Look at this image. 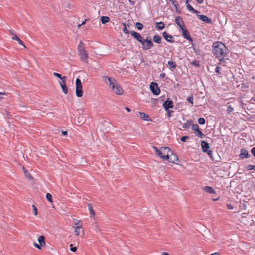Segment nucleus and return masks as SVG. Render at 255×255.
<instances>
[{"instance_id":"nucleus-20","label":"nucleus","mask_w":255,"mask_h":255,"mask_svg":"<svg viewBox=\"0 0 255 255\" xmlns=\"http://www.w3.org/2000/svg\"><path fill=\"white\" fill-rule=\"evenodd\" d=\"M45 240H38V242H34L33 245L39 249H41L42 247L46 246Z\"/></svg>"},{"instance_id":"nucleus-4","label":"nucleus","mask_w":255,"mask_h":255,"mask_svg":"<svg viewBox=\"0 0 255 255\" xmlns=\"http://www.w3.org/2000/svg\"><path fill=\"white\" fill-rule=\"evenodd\" d=\"M78 51L81 60L83 62H86L89 57L87 52L85 50V44L81 41L78 46Z\"/></svg>"},{"instance_id":"nucleus-54","label":"nucleus","mask_w":255,"mask_h":255,"mask_svg":"<svg viewBox=\"0 0 255 255\" xmlns=\"http://www.w3.org/2000/svg\"><path fill=\"white\" fill-rule=\"evenodd\" d=\"M227 207L228 209L232 210L234 209V206L230 204H227Z\"/></svg>"},{"instance_id":"nucleus-31","label":"nucleus","mask_w":255,"mask_h":255,"mask_svg":"<svg viewBox=\"0 0 255 255\" xmlns=\"http://www.w3.org/2000/svg\"><path fill=\"white\" fill-rule=\"evenodd\" d=\"M187 9L193 13L198 14L200 11L195 9L190 4H186Z\"/></svg>"},{"instance_id":"nucleus-14","label":"nucleus","mask_w":255,"mask_h":255,"mask_svg":"<svg viewBox=\"0 0 255 255\" xmlns=\"http://www.w3.org/2000/svg\"><path fill=\"white\" fill-rule=\"evenodd\" d=\"M136 116L138 117H140L143 120L150 122L152 121V119L150 117L149 115L145 113L137 111L136 112Z\"/></svg>"},{"instance_id":"nucleus-27","label":"nucleus","mask_w":255,"mask_h":255,"mask_svg":"<svg viewBox=\"0 0 255 255\" xmlns=\"http://www.w3.org/2000/svg\"><path fill=\"white\" fill-rule=\"evenodd\" d=\"M110 21V18L108 16H102L100 18V21L103 24H106L107 23L109 22Z\"/></svg>"},{"instance_id":"nucleus-47","label":"nucleus","mask_w":255,"mask_h":255,"mask_svg":"<svg viewBox=\"0 0 255 255\" xmlns=\"http://www.w3.org/2000/svg\"><path fill=\"white\" fill-rule=\"evenodd\" d=\"M247 120L252 122L255 121V114L250 115V117L247 118Z\"/></svg>"},{"instance_id":"nucleus-40","label":"nucleus","mask_w":255,"mask_h":255,"mask_svg":"<svg viewBox=\"0 0 255 255\" xmlns=\"http://www.w3.org/2000/svg\"><path fill=\"white\" fill-rule=\"evenodd\" d=\"M187 101L192 106L194 104L193 96L192 95L189 96L187 98Z\"/></svg>"},{"instance_id":"nucleus-56","label":"nucleus","mask_w":255,"mask_h":255,"mask_svg":"<svg viewBox=\"0 0 255 255\" xmlns=\"http://www.w3.org/2000/svg\"><path fill=\"white\" fill-rule=\"evenodd\" d=\"M159 77H160V78L163 79V78H165L166 74H165V73H162L160 74Z\"/></svg>"},{"instance_id":"nucleus-5","label":"nucleus","mask_w":255,"mask_h":255,"mask_svg":"<svg viewBox=\"0 0 255 255\" xmlns=\"http://www.w3.org/2000/svg\"><path fill=\"white\" fill-rule=\"evenodd\" d=\"M201 147L203 152L207 154L210 158L212 160L213 159V152L210 149V145L206 141L201 140Z\"/></svg>"},{"instance_id":"nucleus-28","label":"nucleus","mask_w":255,"mask_h":255,"mask_svg":"<svg viewBox=\"0 0 255 255\" xmlns=\"http://www.w3.org/2000/svg\"><path fill=\"white\" fill-rule=\"evenodd\" d=\"M23 170L24 172V175L26 177V178H27L29 180H33V177L29 173L28 171L24 167H23Z\"/></svg>"},{"instance_id":"nucleus-63","label":"nucleus","mask_w":255,"mask_h":255,"mask_svg":"<svg viewBox=\"0 0 255 255\" xmlns=\"http://www.w3.org/2000/svg\"><path fill=\"white\" fill-rule=\"evenodd\" d=\"M38 239H45V237L43 235H40L38 237Z\"/></svg>"},{"instance_id":"nucleus-49","label":"nucleus","mask_w":255,"mask_h":255,"mask_svg":"<svg viewBox=\"0 0 255 255\" xmlns=\"http://www.w3.org/2000/svg\"><path fill=\"white\" fill-rule=\"evenodd\" d=\"M234 111V108L231 106V105H229L227 107V112L228 114L230 113L232 111Z\"/></svg>"},{"instance_id":"nucleus-50","label":"nucleus","mask_w":255,"mask_h":255,"mask_svg":"<svg viewBox=\"0 0 255 255\" xmlns=\"http://www.w3.org/2000/svg\"><path fill=\"white\" fill-rule=\"evenodd\" d=\"M70 250L72 251V252H75L77 250V247L76 246H73V245L71 244L70 245Z\"/></svg>"},{"instance_id":"nucleus-45","label":"nucleus","mask_w":255,"mask_h":255,"mask_svg":"<svg viewBox=\"0 0 255 255\" xmlns=\"http://www.w3.org/2000/svg\"><path fill=\"white\" fill-rule=\"evenodd\" d=\"M32 207L33 208V213L34 215H35V216L37 215L38 209H37V207H36V206L33 204V205H32Z\"/></svg>"},{"instance_id":"nucleus-33","label":"nucleus","mask_w":255,"mask_h":255,"mask_svg":"<svg viewBox=\"0 0 255 255\" xmlns=\"http://www.w3.org/2000/svg\"><path fill=\"white\" fill-rule=\"evenodd\" d=\"M192 130L194 131V132L195 133L196 132H197L199 130H200V128L198 124H193L192 123Z\"/></svg>"},{"instance_id":"nucleus-9","label":"nucleus","mask_w":255,"mask_h":255,"mask_svg":"<svg viewBox=\"0 0 255 255\" xmlns=\"http://www.w3.org/2000/svg\"><path fill=\"white\" fill-rule=\"evenodd\" d=\"M168 162L170 163L179 164L178 162H180V160H179L178 157L177 155L172 150V152L170 153L169 156V159H167Z\"/></svg>"},{"instance_id":"nucleus-64","label":"nucleus","mask_w":255,"mask_h":255,"mask_svg":"<svg viewBox=\"0 0 255 255\" xmlns=\"http://www.w3.org/2000/svg\"><path fill=\"white\" fill-rule=\"evenodd\" d=\"M62 135H63V136H67V134H68V133H67V131H62Z\"/></svg>"},{"instance_id":"nucleus-60","label":"nucleus","mask_w":255,"mask_h":255,"mask_svg":"<svg viewBox=\"0 0 255 255\" xmlns=\"http://www.w3.org/2000/svg\"><path fill=\"white\" fill-rule=\"evenodd\" d=\"M129 2V3H130V4L132 6L134 5L135 4V2L134 1H133L132 0H128Z\"/></svg>"},{"instance_id":"nucleus-23","label":"nucleus","mask_w":255,"mask_h":255,"mask_svg":"<svg viewBox=\"0 0 255 255\" xmlns=\"http://www.w3.org/2000/svg\"><path fill=\"white\" fill-rule=\"evenodd\" d=\"M203 189L207 193L210 194H216V191L214 189V188L209 186H205Z\"/></svg>"},{"instance_id":"nucleus-26","label":"nucleus","mask_w":255,"mask_h":255,"mask_svg":"<svg viewBox=\"0 0 255 255\" xmlns=\"http://www.w3.org/2000/svg\"><path fill=\"white\" fill-rule=\"evenodd\" d=\"M12 39L13 40L17 41L20 45L22 46L25 48H26V46L24 44L23 41L22 40H21L17 35H14V36H13L12 38Z\"/></svg>"},{"instance_id":"nucleus-3","label":"nucleus","mask_w":255,"mask_h":255,"mask_svg":"<svg viewBox=\"0 0 255 255\" xmlns=\"http://www.w3.org/2000/svg\"><path fill=\"white\" fill-rule=\"evenodd\" d=\"M152 147L156 155L164 161H166L169 159V154L172 152V150L168 147L163 146L159 149L154 146Z\"/></svg>"},{"instance_id":"nucleus-24","label":"nucleus","mask_w":255,"mask_h":255,"mask_svg":"<svg viewBox=\"0 0 255 255\" xmlns=\"http://www.w3.org/2000/svg\"><path fill=\"white\" fill-rule=\"evenodd\" d=\"M87 206L89 210L90 217H94L95 216V212L93 208L92 204L91 203H88Z\"/></svg>"},{"instance_id":"nucleus-44","label":"nucleus","mask_w":255,"mask_h":255,"mask_svg":"<svg viewBox=\"0 0 255 255\" xmlns=\"http://www.w3.org/2000/svg\"><path fill=\"white\" fill-rule=\"evenodd\" d=\"M152 106L153 107L156 106V105L158 104V103L159 102V99L152 98Z\"/></svg>"},{"instance_id":"nucleus-61","label":"nucleus","mask_w":255,"mask_h":255,"mask_svg":"<svg viewBox=\"0 0 255 255\" xmlns=\"http://www.w3.org/2000/svg\"><path fill=\"white\" fill-rule=\"evenodd\" d=\"M125 110L128 112H131V110L130 108H129V107H125Z\"/></svg>"},{"instance_id":"nucleus-35","label":"nucleus","mask_w":255,"mask_h":255,"mask_svg":"<svg viewBox=\"0 0 255 255\" xmlns=\"http://www.w3.org/2000/svg\"><path fill=\"white\" fill-rule=\"evenodd\" d=\"M191 64L193 66H195L197 67H200V61L199 60H194L192 61L191 62Z\"/></svg>"},{"instance_id":"nucleus-38","label":"nucleus","mask_w":255,"mask_h":255,"mask_svg":"<svg viewBox=\"0 0 255 255\" xmlns=\"http://www.w3.org/2000/svg\"><path fill=\"white\" fill-rule=\"evenodd\" d=\"M46 200L50 202V203H52L53 202V198H52V195L49 193H47L46 195Z\"/></svg>"},{"instance_id":"nucleus-11","label":"nucleus","mask_w":255,"mask_h":255,"mask_svg":"<svg viewBox=\"0 0 255 255\" xmlns=\"http://www.w3.org/2000/svg\"><path fill=\"white\" fill-rule=\"evenodd\" d=\"M67 79V77L64 76L62 81H59V85L62 88L63 92L66 94L68 93V88L66 84Z\"/></svg>"},{"instance_id":"nucleus-6","label":"nucleus","mask_w":255,"mask_h":255,"mask_svg":"<svg viewBox=\"0 0 255 255\" xmlns=\"http://www.w3.org/2000/svg\"><path fill=\"white\" fill-rule=\"evenodd\" d=\"M76 95L80 98L83 95V87L81 80L79 78L76 79Z\"/></svg>"},{"instance_id":"nucleus-48","label":"nucleus","mask_w":255,"mask_h":255,"mask_svg":"<svg viewBox=\"0 0 255 255\" xmlns=\"http://www.w3.org/2000/svg\"><path fill=\"white\" fill-rule=\"evenodd\" d=\"M53 75L56 77L59 78L61 80V81H62L63 76H62L61 74L57 72H54Z\"/></svg>"},{"instance_id":"nucleus-46","label":"nucleus","mask_w":255,"mask_h":255,"mask_svg":"<svg viewBox=\"0 0 255 255\" xmlns=\"http://www.w3.org/2000/svg\"><path fill=\"white\" fill-rule=\"evenodd\" d=\"M189 139V137L187 135L183 136L180 137V140L181 141L185 142L187 139Z\"/></svg>"},{"instance_id":"nucleus-52","label":"nucleus","mask_w":255,"mask_h":255,"mask_svg":"<svg viewBox=\"0 0 255 255\" xmlns=\"http://www.w3.org/2000/svg\"><path fill=\"white\" fill-rule=\"evenodd\" d=\"M194 51L195 52L196 54L197 55H200V53L201 52V50L198 47H197L195 49V50H194Z\"/></svg>"},{"instance_id":"nucleus-19","label":"nucleus","mask_w":255,"mask_h":255,"mask_svg":"<svg viewBox=\"0 0 255 255\" xmlns=\"http://www.w3.org/2000/svg\"><path fill=\"white\" fill-rule=\"evenodd\" d=\"M123 32L126 34H130L131 36L134 38L135 37L134 34V33H137V32H136L135 31H129V30H128L127 29V25L126 23H123Z\"/></svg>"},{"instance_id":"nucleus-37","label":"nucleus","mask_w":255,"mask_h":255,"mask_svg":"<svg viewBox=\"0 0 255 255\" xmlns=\"http://www.w3.org/2000/svg\"><path fill=\"white\" fill-rule=\"evenodd\" d=\"M196 135L200 138H203L205 137V135L200 130L195 132Z\"/></svg>"},{"instance_id":"nucleus-2","label":"nucleus","mask_w":255,"mask_h":255,"mask_svg":"<svg viewBox=\"0 0 255 255\" xmlns=\"http://www.w3.org/2000/svg\"><path fill=\"white\" fill-rule=\"evenodd\" d=\"M134 39L141 44V48L143 51L150 49L154 46V43L151 38L147 37L144 38L139 33L134 34Z\"/></svg>"},{"instance_id":"nucleus-22","label":"nucleus","mask_w":255,"mask_h":255,"mask_svg":"<svg viewBox=\"0 0 255 255\" xmlns=\"http://www.w3.org/2000/svg\"><path fill=\"white\" fill-rule=\"evenodd\" d=\"M170 2H171L173 4L174 7H175V9L178 14H181V10L179 9V5L178 2L176 1V0H169Z\"/></svg>"},{"instance_id":"nucleus-58","label":"nucleus","mask_w":255,"mask_h":255,"mask_svg":"<svg viewBox=\"0 0 255 255\" xmlns=\"http://www.w3.org/2000/svg\"><path fill=\"white\" fill-rule=\"evenodd\" d=\"M6 95V93H5V92H0V100L3 99V97H2L1 95Z\"/></svg>"},{"instance_id":"nucleus-7","label":"nucleus","mask_w":255,"mask_h":255,"mask_svg":"<svg viewBox=\"0 0 255 255\" xmlns=\"http://www.w3.org/2000/svg\"><path fill=\"white\" fill-rule=\"evenodd\" d=\"M149 88L151 92L154 95L158 96L161 92L160 88L158 84L155 82H151L149 85Z\"/></svg>"},{"instance_id":"nucleus-1","label":"nucleus","mask_w":255,"mask_h":255,"mask_svg":"<svg viewBox=\"0 0 255 255\" xmlns=\"http://www.w3.org/2000/svg\"><path fill=\"white\" fill-rule=\"evenodd\" d=\"M212 53L220 62H224V58L228 56V49L225 44L221 41H215L212 46Z\"/></svg>"},{"instance_id":"nucleus-21","label":"nucleus","mask_w":255,"mask_h":255,"mask_svg":"<svg viewBox=\"0 0 255 255\" xmlns=\"http://www.w3.org/2000/svg\"><path fill=\"white\" fill-rule=\"evenodd\" d=\"M153 42L160 44L162 43V37L159 35H155L152 40Z\"/></svg>"},{"instance_id":"nucleus-57","label":"nucleus","mask_w":255,"mask_h":255,"mask_svg":"<svg viewBox=\"0 0 255 255\" xmlns=\"http://www.w3.org/2000/svg\"><path fill=\"white\" fill-rule=\"evenodd\" d=\"M75 232L76 236H79L80 234V230H78V228H76L75 230Z\"/></svg>"},{"instance_id":"nucleus-16","label":"nucleus","mask_w":255,"mask_h":255,"mask_svg":"<svg viewBox=\"0 0 255 255\" xmlns=\"http://www.w3.org/2000/svg\"><path fill=\"white\" fill-rule=\"evenodd\" d=\"M239 157L241 159L249 158L251 157V155L249 153L248 151L245 148H241L239 155Z\"/></svg>"},{"instance_id":"nucleus-51","label":"nucleus","mask_w":255,"mask_h":255,"mask_svg":"<svg viewBox=\"0 0 255 255\" xmlns=\"http://www.w3.org/2000/svg\"><path fill=\"white\" fill-rule=\"evenodd\" d=\"M220 69H221V67L218 65L217 66L215 69V72L216 73H218L219 74H221V72L220 71Z\"/></svg>"},{"instance_id":"nucleus-25","label":"nucleus","mask_w":255,"mask_h":255,"mask_svg":"<svg viewBox=\"0 0 255 255\" xmlns=\"http://www.w3.org/2000/svg\"><path fill=\"white\" fill-rule=\"evenodd\" d=\"M155 24L156 28L159 31L163 30L165 27L164 23L162 21L160 22H155Z\"/></svg>"},{"instance_id":"nucleus-43","label":"nucleus","mask_w":255,"mask_h":255,"mask_svg":"<svg viewBox=\"0 0 255 255\" xmlns=\"http://www.w3.org/2000/svg\"><path fill=\"white\" fill-rule=\"evenodd\" d=\"M241 85L243 91H244V89H248L249 88V85L247 83L243 82L241 83Z\"/></svg>"},{"instance_id":"nucleus-17","label":"nucleus","mask_w":255,"mask_h":255,"mask_svg":"<svg viewBox=\"0 0 255 255\" xmlns=\"http://www.w3.org/2000/svg\"><path fill=\"white\" fill-rule=\"evenodd\" d=\"M162 36L166 41L171 43H173L175 42L173 36L169 34L167 31H164L162 33Z\"/></svg>"},{"instance_id":"nucleus-59","label":"nucleus","mask_w":255,"mask_h":255,"mask_svg":"<svg viewBox=\"0 0 255 255\" xmlns=\"http://www.w3.org/2000/svg\"><path fill=\"white\" fill-rule=\"evenodd\" d=\"M192 44V47L193 49V50H195V49L197 48L196 45L195 43H193V42H191Z\"/></svg>"},{"instance_id":"nucleus-36","label":"nucleus","mask_w":255,"mask_h":255,"mask_svg":"<svg viewBox=\"0 0 255 255\" xmlns=\"http://www.w3.org/2000/svg\"><path fill=\"white\" fill-rule=\"evenodd\" d=\"M166 111V116L168 118H170L173 116V113H174V111L168 109V110H165Z\"/></svg>"},{"instance_id":"nucleus-15","label":"nucleus","mask_w":255,"mask_h":255,"mask_svg":"<svg viewBox=\"0 0 255 255\" xmlns=\"http://www.w3.org/2000/svg\"><path fill=\"white\" fill-rule=\"evenodd\" d=\"M175 22L177 25L178 26L179 30H180L181 29L186 26L182 17L180 16H177L175 17Z\"/></svg>"},{"instance_id":"nucleus-29","label":"nucleus","mask_w":255,"mask_h":255,"mask_svg":"<svg viewBox=\"0 0 255 255\" xmlns=\"http://www.w3.org/2000/svg\"><path fill=\"white\" fill-rule=\"evenodd\" d=\"M193 123V121L192 120H188L186 122L183 124V128L185 129L189 128L190 126Z\"/></svg>"},{"instance_id":"nucleus-53","label":"nucleus","mask_w":255,"mask_h":255,"mask_svg":"<svg viewBox=\"0 0 255 255\" xmlns=\"http://www.w3.org/2000/svg\"><path fill=\"white\" fill-rule=\"evenodd\" d=\"M251 152L253 156L255 158V146L251 149Z\"/></svg>"},{"instance_id":"nucleus-30","label":"nucleus","mask_w":255,"mask_h":255,"mask_svg":"<svg viewBox=\"0 0 255 255\" xmlns=\"http://www.w3.org/2000/svg\"><path fill=\"white\" fill-rule=\"evenodd\" d=\"M168 66H169V68L173 71L176 68L177 65L175 61H169L168 62Z\"/></svg>"},{"instance_id":"nucleus-55","label":"nucleus","mask_w":255,"mask_h":255,"mask_svg":"<svg viewBox=\"0 0 255 255\" xmlns=\"http://www.w3.org/2000/svg\"><path fill=\"white\" fill-rule=\"evenodd\" d=\"M90 20V19L89 18H87V19H85L82 22V23L80 24V25H85L86 22L87 21H89Z\"/></svg>"},{"instance_id":"nucleus-8","label":"nucleus","mask_w":255,"mask_h":255,"mask_svg":"<svg viewBox=\"0 0 255 255\" xmlns=\"http://www.w3.org/2000/svg\"><path fill=\"white\" fill-rule=\"evenodd\" d=\"M179 31L181 32L182 36L183 37L184 39L188 40L190 42H193V39L191 36L189 31L186 26L179 30Z\"/></svg>"},{"instance_id":"nucleus-18","label":"nucleus","mask_w":255,"mask_h":255,"mask_svg":"<svg viewBox=\"0 0 255 255\" xmlns=\"http://www.w3.org/2000/svg\"><path fill=\"white\" fill-rule=\"evenodd\" d=\"M197 17L202 22L207 24H212V20L205 15H199L197 14Z\"/></svg>"},{"instance_id":"nucleus-34","label":"nucleus","mask_w":255,"mask_h":255,"mask_svg":"<svg viewBox=\"0 0 255 255\" xmlns=\"http://www.w3.org/2000/svg\"><path fill=\"white\" fill-rule=\"evenodd\" d=\"M135 26L138 30H142L144 27L143 24L139 22H137L135 23Z\"/></svg>"},{"instance_id":"nucleus-39","label":"nucleus","mask_w":255,"mask_h":255,"mask_svg":"<svg viewBox=\"0 0 255 255\" xmlns=\"http://www.w3.org/2000/svg\"><path fill=\"white\" fill-rule=\"evenodd\" d=\"M197 122L200 125H204L206 123V120L204 118L200 117L198 119Z\"/></svg>"},{"instance_id":"nucleus-41","label":"nucleus","mask_w":255,"mask_h":255,"mask_svg":"<svg viewBox=\"0 0 255 255\" xmlns=\"http://www.w3.org/2000/svg\"><path fill=\"white\" fill-rule=\"evenodd\" d=\"M242 205H241V207L242 206L243 209L246 210L247 206L249 205V203L247 201H244L243 203H241Z\"/></svg>"},{"instance_id":"nucleus-12","label":"nucleus","mask_w":255,"mask_h":255,"mask_svg":"<svg viewBox=\"0 0 255 255\" xmlns=\"http://www.w3.org/2000/svg\"><path fill=\"white\" fill-rule=\"evenodd\" d=\"M103 78L104 79L105 83H106L107 85H109L111 88L115 85V83H117V81L114 78L110 77L104 76Z\"/></svg>"},{"instance_id":"nucleus-62","label":"nucleus","mask_w":255,"mask_h":255,"mask_svg":"<svg viewBox=\"0 0 255 255\" xmlns=\"http://www.w3.org/2000/svg\"><path fill=\"white\" fill-rule=\"evenodd\" d=\"M198 4H202L203 3V0H195Z\"/></svg>"},{"instance_id":"nucleus-42","label":"nucleus","mask_w":255,"mask_h":255,"mask_svg":"<svg viewBox=\"0 0 255 255\" xmlns=\"http://www.w3.org/2000/svg\"><path fill=\"white\" fill-rule=\"evenodd\" d=\"M246 169L247 171L254 170H255V165H249L246 167Z\"/></svg>"},{"instance_id":"nucleus-10","label":"nucleus","mask_w":255,"mask_h":255,"mask_svg":"<svg viewBox=\"0 0 255 255\" xmlns=\"http://www.w3.org/2000/svg\"><path fill=\"white\" fill-rule=\"evenodd\" d=\"M174 106V104L173 100L169 98H168L162 104V107L164 110L173 108Z\"/></svg>"},{"instance_id":"nucleus-32","label":"nucleus","mask_w":255,"mask_h":255,"mask_svg":"<svg viewBox=\"0 0 255 255\" xmlns=\"http://www.w3.org/2000/svg\"><path fill=\"white\" fill-rule=\"evenodd\" d=\"M76 226V228H78V230H81L82 231V234L84 235V231L82 229V222L81 220L80 221H77V222H75V224Z\"/></svg>"},{"instance_id":"nucleus-13","label":"nucleus","mask_w":255,"mask_h":255,"mask_svg":"<svg viewBox=\"0 0 255 255\" xmlns=\"http://www.w3.org/2000/svg\"><path fill=\"white\" fill-rule=\"evenodd\" d=\"M112 91L117 95H121L123 93V90L120 85L117 82L111 88Z\"/></svg>"}]
</instances>
